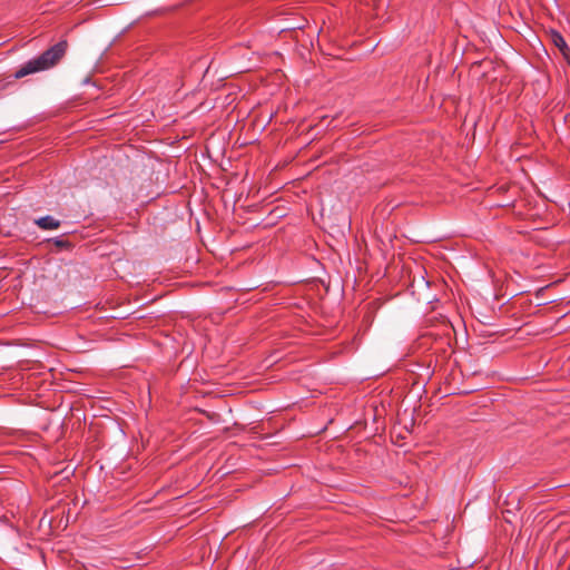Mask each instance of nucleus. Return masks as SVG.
Here are the masks:
<instances>
[{
  "label": "nucleus",
  "mask_w": 570,
  "mask_h": 570,
  "mask_svg": "<svg viewBox=\"0 0 570 570\" xmlns=\"http://www.w3.org/2000/svg\"><path fill=\"white\" fill-rule=\"evenodd\" d=\"M66 50L67 42L59 41L43 51L40 56L30 59L20 66V68L13 73V79H21L26 76L52 68L65 56Z\"/></svg>",
  "instance_id": "obj_1"
},
{
  "label": "nucleus",
  "mask_w": 570,
  "mask_h": 570,
  "mask_svg": "<svg viewBox=\"0 0 570 570\" xmlns=\"http://www.w3.org/2000/svg\"><path fill=\"white\" fill-rule=\"evenodd\" d=\"M550 38H551L552 43L560 50L562 56L568 58V56L570 55V49H569L563 36L560 32L552 30L550 33Z\"/></svg>",
  "instance_id": "obj_2"
},
{
  "label": "nucleus",
  "mask_w": 570,
  "mask_h": 570,
  "mask_svg": "<svg viewBox=\"0 0 570 570\" xmlns=\"http://www.w3.org/2000/svg\"><path fill=\"white\" fill-rule=\"evenodd\" d=\"M35 224L43 230H52L60 227V222L50 215L36 219Z\"/></svg>",
  "instance_id": "obj_3"
},
{
  "label": "nucleus",
  "mask_w": 570,
  "mask_h": 570,
  "mask_svg": "<svg viewBox=\"0 0 570 570\" xmlns=\"http://www.w3.org/2000/svg\"><path fill=\"white\" fill-rule=\"evenodd\" d=\"M53 242H55L56 246H58V247H65L68 245V243L66 240L60 239V238H55Z\"/></svg>",
  "instance_id": "obj_4"
}]
</instances>
